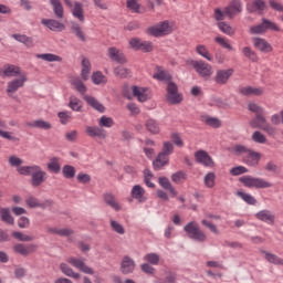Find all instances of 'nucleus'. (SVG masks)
Segmentation results:
<instances>
[{
    "mask_svg": "<svg viewBox=\"0 0 283 283\" xmlns=\"http://www.w3.org/2000/svg\"><path fill=\"white\" fill-rule=\"evenodd\" d=\"M266 8V2L264 0H254L252 2V7H249L248 9L250 12H263Z\"/></svg>",
    "mask_w": 283,
    "mask_h": 283,
    "instance_id": "44",
    "label": "nucleus"
},
{
    "mask_svg": "<svg viewBox=\"0 0 283 283\" xmlns=\"http://www.w3.org/2000/svg\"><path fill=\"white\" fill-rule=\"evenodd\" d=\"M111 228L119 235H125V228L116 220H111Z\"/></svg>",
    "mask_w": 283,
    "mask_h": 283,
    "instance_id": "62",
    "label": "nucleus"
},
{
    "mask_svg": "<svg viewBox=\"0 0 283 283\" xmlns=\"http://www.w3.org/2000/svg\"><path fill=\"white\" fill-rule=\"evenodd\" d=\"M50 4L53 8V12L56 19H63V17H65V11L63 9V4L61 3V0H50Z\"/></svg>",
    "mask_w": 283,
    "mask_h": 283,
    "instance_id": "35",
    "label": "nucleus"
},
{
    "mask_svg": "<svg viewBox=\"0 0 283 283\" xmlns=\"http://www.w3.org/2000/svg\"><path fill=\"white\" fill-rule=\"evenodd\" d=\"M62 172L65 178H74L76 176V169L71 165H65L62 168Z\"/></svg>",
    "mask_w": 283,
    "mask_h": 283,
    "instance_id": "61",
    "label": "nucleus"
},
{
    "mask_svg": "<svg viewBox=\"0 0 283 283\" xmlns=\"http://www.w3.org/2000/svg\"><path fill=\"white\" fill-rule=\"evenodd\" d=\"M251 151V148L242 145V144H237L232 147V154H234V156H242V159L244 158V156H247V154H249Z\"/></svg>",
    "mask_w": 283,
    "mask_h": 283,
    "instance_id": "40",
    "label": "nucleus"
},
{
    "mask_svg": "<svg viewBox=\"0 0 283 283\" xmlns=\"http://www.w3.org/2000/svg\"><path fill=\"white\" fill-rule=\"evenodd\" d=\"M201 123L207 125L208 127H212L213 129H218L222 127V120L218 117H211L209 115H201L200 116Z\"/></svg>",
    "mask_w": 283,
    "mask_h": 283,
    "instance_id": "24",
    "label": "nucleus"
},
{
    "mask_svg": "<svg viewBox=\"0 0 283 283\" xmlns=\"http://www.w3.org/2000/svg\"><path fill=\"white\" fill-rule=\"evenodd\" d=\"M166 101L170 105H180L182 103V94L178 92V85L174 82H168L166 88Z\"/></svg>",
    "mask_w": 283,
    "mask_h": 283,
    "instance_id": "9",
    "label": "nucleus"
},
{
    "mask_svg": "<svg viewBox=\"0 0 283 283\" xmlns=\"http://www.w3.org/2000/svg\"><path fill=\"white\" fill-rule=\"evenodd\" d=\"M256 220L266 222L268 224H275V216L270 210H261L255 214Z\"/></svg>",
    "mask_w": 283,
    "mask_h": 283,
    "instance_id": "25",
    "label": "nucleus"
},
{
    "mask_svg": "<svg viewBox=\"0 0 283 283\" xmlns=\"http://www.w3.org/2000/svg\"><path fill=\"white\" fill-rule=\"evenodd\" d=\"M251 139L253 140V143H256L258 145H266V135H264L262 132L260 130H255L252 136Z\"/></svg>",
    "mask_w": 283,
    "mask_h": 283,
    "instance_id": "46",
    "label": "nucleus"
},
{
    "mask_svg": "<svg viewBox=\"0 0 283 283\" xmlns=\"http://www.w3.org/2000/svg\"><path fill=\"white\" fill-rule=\"evenodd\" d=\"M71 30L75 34V36H77V39H80V41H83V42L86 41L85 33H83V30L81 29V25H78V23L73 22Z\"/></svg>",
    "mask_w": 283,
    "mask_h": 283,
    "instance_id": "54",
    "label": "nucleus"
},
{
    "mask_svg": "<svg viewBox=\"0 0 283 283\" xmlns=\"http://www.w3.org/2000/svg\"><path fill=\"white\" fill-rule=\"evenodd\" d=\"M157 81H171V74L165 70L158 69L157 72L153 75Z\"/></svg>",
    "mask_w": 283,
    "mask_h": 283,
    "instance_id": "55",
    "label": "nucleus"
},
{
    "mask_svg": "<svg viewBox=\"0 0 283 283\" xmlns=\"http://www.w3.org/2000/svg\"><path fill=\"white\" fill-rule=\"evenodd\" d=\"M269 30L271 32H280V27L275 22L263 18L260 24L250 28V34H265Z\"/></svg>",
    "mask_w": 283,
    "mask_h": 283,
    "instance_id": "7",
    "label": "nucleus"
},
{
    "mask_svg": "<svg viewBox=\"0 0 283 283\" xmlns=\"http://www.w3.org/2000/svg\"><path fill=\"white\" fill-rule=\"evenodd\" d=\"M184 231H186L190 240H195L196 242L207 241V234H205V232L200 230V227L195 221H190L188 224H186L184 227Z\"/></svg>",
    "mask_w": 283,
    "mask_h": 283,
    "instance_id": "6",
    "label": "nucleus"
},
{
    "mask_svg": "<svg viewBox=\"0 0 283 283\" xmlns=\"http://www.w3.org/2000/svg\"><path fill=\"white\" fill-rule=\"evenodd\" d=\"M264 255H265V260H268V262H270V264H275V265H282L283 264V259L273 254V253H270V252H266V251H263Z\"/></svg>",
    "mask_w": 283,
    "mask_h": 283,
    "instance_id": "47",
    "label": "nucleus"
},
{
    "mask_svg": "<svg viewBox=\"0 0 283 283\" xmlns=\"http://www.w3.org/2000/svg\"><path fill=\"white\" fill-rule=\"evenodd\" d=\"M46 169L50 174H61V158L51 157L46 164Z\"/></svg>",
    "mask_w": 283,
    "mask_h": 283,
    "instance_id": "26",
    "label": "nucleus"
},
{
    "mask_svg": "<svg viewBox=\"0 0 283 283\" xmlns=\"http://www.w3.org/2000/svg\"><path fill=\"white\" fill-rule=\"evenodd\" d=\"M98 125L99 127H106V128L114 127V118L107 117L104 115L98 119Z\"/></svg>",
    "mask_w": 283,
    "mask_h": 283,
    "instance_id": "60",
    "label": "nucleus"
},
{
    "mask_svg": "<svg viewBox=\"0 0 283 283\" xmlns=\"http://www.w3.org/2000/svg\"><path fill=\"white\" fill-rule=\"evenodd\" d=\"M24 74L21 73V67L13 65V64H4L3 67L0 69V76H23Z\"/></svg>",
    "mask_w": 283,
    "mask_h": 283,
    "instance_id": "17",
    "label": "nucleus"
},
{
    "mask_svg": "<svg viewBox=\"0 0 283 283\" xmlns=\"http://www.w3.org/2000/svg\"><path fill=\"white\" fill-rule=\"evenodd\" d=\"M11 36L19 43H23V45H25L27 48H34V40L31 36L19 33H14Z\"/></svg>",
    "mask_w": 283,
    "mask_h": 283,
    "instance_id": "29",
    "label": "nucleus"
},
{
    "mask_svg": "<svg viewBox=\"0 0 283 283\" xmlns=\"http://www.w3.org/2000/svg\"><path fill=\"white\" fill-rule=\"evenodd\" d=\"M214 42H217V44L223 48L224 50H233V46H231V44L229 43V39L222 35H217L214 38Z\"/></svg>",
    "mask_w": 283,
    "mask_h": 283,
    "instance_id": "53",
    "label": "nucleus"
},
{
    "mask_svg": "<svg viewBox=\"0 0 283 283\" xmlns=\"http://www.w3.org/2000/svg\"><path fill=\"white\" fill-rule=\"evenodd\" d=\"M41 23L42 25H45V28H49V30L52 32H63V30H65V24L59 22V20L42 19Z\"/></svg>",
    "mask_w": 283,
    "mask_h": 283,
    "instance_id": "22",
    "label": "nucleus"
},
{
    "mask_svg": "<svg viewBox=\"0 0 283 283\" xmlns=\"http://www.w3.org/2000/svg\"><path fill=\"white\" fill-rule=\"evenodd\" d=\"M242 54L243 56H245V59H249L250 61H252V63H258L259 61L258 53H255V51H253L249 46H244L242 49Z\"/></svg>",
    "mask_w": 283,
    "mask_h": 283,
    "instance_id": "42",
    "label": "nucleus"
},
{
    "mask_svg": "<svg viewBox=\"0 0 283 283\" xmlns=\"http://www.w3.org/2000/svg\"><path fill=\"white\" fill-rule=\"evenodd\" d=\"M190 65L201 78H209L213 74V66L202 60H192Z\"/></svg>",
    "mask_w": 283,
    "mask_h": 283,
    "instance_id": "8",
    "label": "nucleus"
},
{
    "mask_svg": "<svg viewBox=\"0 0 283 283\" xmlns=\"http://www.w3.org/2000/svg\"><path fill=\"white\" fill-rule=\"evenodd\" d=\"M218 28L221 32H223V34H227L228 36H233V34H235V29L227 22H219Z\"/></svg>",
    "mask_w": 283,
    "mask_h": 283,
    "instance_id": "43",
    "label": "nucleus"
},
{
    "mask_svg": "<svg viewBox=\"0 0 283 283\" xmlns=\"http://www.w3.org/2000/svg\"><path fill=\"white\" fill-rule=\"evenodd\" d=\"M29 127H33L35 129H52V124L50 122H45L43 119H35L28 124Z\"/></svg>",
    "mask_w": 283,
    "mask_h": 283,
    "instance_id": "38",
    "label": "nucleus"
},
{
    "mask_svg": "<svg viewBox=\"0 0 283 283\" xmlns=\"http://www.w3.org/2000/svg\"><path fill=\"white\" fill-rule=\"evenodd\" d=\"M195 52L199 55L202 56V59H206V61H213V55H211V52H209V49L205 44H198L195 48Z\"/></svg>",
    "mask_w": 283,
    "mask_h": 283,
    "instance_id": "32",
    "label": "nucleus"
},
{
    "mask_svg": "<svg viewBox=\"0 0 283 283\" xmlns=\"http://www.w3.org/2000/svg\"><path fill=\"white\" fill-rule=\"evenodd\" d=\"M240 94L243 96H262V94H264V90L260 87L243 86L240 88Z\"/></svg>",
    "mask_w": 283,
    "mask_h": 283,
    "instance_id": "27",
    "label": "nucleus"
},
{
    "mask_svg": "<svg viewBox=\"0 0 283 283\" xmlns=\"http://www.w3.org/2000/svg\"><path fill=\"white\" fill-rule=\"evenodd\" d=\"M240 182L250 189H269V187H273V184L260 178H240Z\"/></svg>",
    "mask_w": 283,
    "mask_h": 283,
    "instance_id": "10",
    "label": "nucleus"
},
{
    "mask_svg": "<svg viewBox=\"0 0 283 283\" xmlns=\"http://www.w3.org/2000/svg\"><path fill=\"white\" fill-rule=\"evenodd\" d=\"M237 196H239L240 198H242V200H244V202H247V205H256L258 203V200H255L253 198V196L247 193V192H243V191H237L235 193Z\"/></svg>",
    "mask_w": 283,
    "mask_h": 283,
    "instance_id": "58",
    "label": "nucleus"
},
{
    "mask_svg": "<svg viewBox=\"0 0 283 283\" xmlns=\"http://www.w3.org/2000/svg\"><path fill=\"white\" fill-rule=\"evenodd\" d=\"M8 163L10 167L17 169L20 176H32L33 178H45L48 176V172L39 165L21 166L23 165V159L14 155L9 157Z\"/></svg>",
    "mask_w": 283,
    "mask_h": 283,
    "instance_id": "1",
    "label": "nucleus"
},
{
    "mask_svg": "<svg viewBox=\"0 0 283 283\" xmlns=\"http://www.w3.org/2000/svg\"><path fill=\"white\" fill-rule=\"evenodd\" d=\"M60 269L62 273H64V275H66L67 277H73L74 280L81 279V274L74 272V270H72V268H70V265H67L66 263H61Z\"/></svg>",
    "mask_w": 283,
    "mask_h": 283,
    "instance_id": "39",
    "label": "nucleus"
},
{
    "mask_svg": "<svg viewBox=\"0 0 283 283\" xmlns=\"http://www.w3.org/2000/svg\"><path fill=\"white\" fill-rule=\"evenodd\" d=\"M252 43L255 50H259V52H263V54H269V52H273V46L265 39L253 38Z\"/></svg>",
    "mask_w": 283,
    "mask_h": 283,
    "instance_id": "18",
    "label": "nucleus"
},
{
    "mask_svg": "<svg viewBox=\"0 0 283 283\" xmlns=\"http://www.w3.org/2000/svg\"><path fill=\"white\" fill-rule=\"evenodd\" d=\"M11 235L14 240H19V242H32L34 240V237L23 234V232L19 231H13Z\"/></svg>",
    "mask_w": 283,
    "mask_h": 283,
    "instance_id": "49",
    "label": "nucleus"
},
{
    "mask_svg": "<svg viewBox=\"0 0 283 283\" xmlns=\"http://www.w3.org/2000/svg\"><path fill=\"white\" fill-rule=\"evenodd\" d=\"M92 72V63L87 57H83L82 60V71H81V77L83 81L90 80V73Z\"/></svg>",
    "mask_w": 283,
    "mask_h": 283,
    "instance_id": "33",
    "label": "nucleus"
},
{
    "mask_svg": "<svg viewBox=\"0 0 283 283\" xmlns=\"http://www.w3.org/2000/svg\"><path fill=\"white\" fill-rule=\"evenodd\" d=\"M240 12H242V1L232 0L223 10L220 8L214 9V19L216 21H224L227 17L233 19Z\"/></svg>",
    "mask_w": 283,
    "mask_h": 283,
    "instance_id": "2",
    "label": "nucleus"
},
{
    "mask_svg": "<svg viewBox=\"0 0 283 283\" xmlns=\"http://www.w3.org/2000/svg\"><path fill=\"white\" fill-rule=\"evenodd\" d=\"M27 82V75H20L18 78L9 81L7 84V94H14L15 92H19V90H21Z\"/></svg>",
    "mask_w": 283,
    "mask_h": 283,
    "instance_id": "13",
    "label": "nucleus"
},
{
    "mask_svg": "<svg viewBox=\"0 0 283 283\" xmlns=\"http://www.w3.org/2000/svg\"><path fill=\"white\" fill-rule=\"evenodd\" d=\"M35 57L46 61V63H61L63 61V57L53 53H38Z\"/></svg>",
    "mask_w": 283,
    "mask_h": 283,
    "instance_id": "28",
    "label": "nucleus"
},
{
    "mask_svg": "<svg viewBox=\"0 0 283 283\" xmlns=\"http://www.w3.org/2000/svg\"><path fill=\"white\" fill-rule=\"evenodd\" d=\"M119 271L123 275H132L136 271V261L129 255H124L120 262Z\"/></svg>",
    "mask_w": 283,
    "mask_h": 283,
    "instance_id": "11",
    "label": "nucleus"
},
{
    "mask_svg": "<svg viewBox=\"0 0 283 283\" xmlns=\"http://www.w3.org/2000/svg\"><path fill=\"white\" fill-rule=\"evenodd\" d=\"M159 185L165 189L166 191H169L174 198L178 196V191H176V188L171 185L168 178H159Z\"/></svg>",
    "mask_w": 283,
    "mask_h": 283,
    "instance_id": "37",
    "label": "nucleus"
},
{
    "mask_svg": "<svg viewBox=\"0 0 283 283\" xmlns=\"http://www.w3.org/2000/svg\"><path fill=\"white\" fill-rule=\"evenodd\" d=\"M145 262L148 264L158 265L160 264V255L158 253H148L144 256Z\"/></svg>",
    "mask_w": 283,
    "mask_h": 283,
    "instance_id": "57",
    "label": "nucleus"
},
{
    "mask_svg": "<svg viewBox=\"0 0 283 283\" xmlns=\"http://www.w3.org/2000/svg\"><path fill=\"white\" fill-rule=\"evenodd\" d=\"M115 76H118L119 78H127L128 76H132V72L129 69L125 66H117L114 69Z\"/></svg>",
    "mask_w": 283,
    "mask_h": 283,
    "instance_id": "51",
    "label": "nucleus"
},
{
    "mask_svg": "<svg viewBox=\"0 0 283 283\" xmlns=\"http://www.w3.org/2000/svg\"><path fill=\"white\" fill-rule=\"evenodd\" d=\"M39 250V245L31 243V244H23V243H17L13 245L14 253H18L19 255H22L23 258H28L30 253H36Z\"/></svg>",
    "mask_w": 283,
    "mask_h": 283,
    "instance_id": "12",
    "label": "nucleus"
},
{
    "mask_svg": "<svg viewBox=\"0 0 283 283\" xmlns=\"http://www.w3.org/2000/svg\"><path fill=\"white\" fill-rule=\"evenodd\" d=\"M86 134L91 138H107V133L105 129L98 126H86Z\"/></svg>",
    "mask_w": 283,
    "mask_h": 283,
    "instance_id": "23",
    "label": "nucleus"
},
{
    "mask_svg": "<svg viewBox=\"0 0 283 283\" xmlns=\"http://www.w3.org/2000/svg\"><path fill=\"white\" fill-rule=\"evenodd\" d=\"M195 160L199 165H203V167H216V163L213 161V158L209 156V153L206 150H198L195 153Z\"/></svg>",
    "mask_w": 283,
    "mask_h": 283,
    "instance_id": "15",
    "label": "nucleus"
},
{
    "mask_svg": "<svg viewBox=\"0 0 283 283\" xmlns=\"http://www.w3.org/2000/svg\"><path fill=\"white\" fill-rule=\"evenodd\" d=\"M174 32V22L165 20L147 29V34L155 38L167 36Z\"/></svg>",
    "mask_w": 283,
    "mask_h": 283,
    "instance_id": "5",
    "label": "nucleus"
},
{
    "mask_svg": "<svg viewBox=\"0 0 283 283\" xmlns=\"http://www.w3.org/2000/svg\"><path fill=\"white\" fill-rule=\"evenodd\" d=\"M72 85L75 87L76 92H78L80 94H85V92H87V87H85V84L78 77H75L72 80Z\"/></svg>",
    "mask_w": 283,
    "mask_h": 283,
    "instance_id": "56",
    "label": "nucleus"
},
{
    "mask_svg": "<svg viewBox=\"0 0 283 283\" xmlns=\"http://www.w3.org/2000/svg\"><path fill=\"white\" fill-rule=\"evenodd\" d=\"M233 76V69H221L216 72L214 82L217 85H227L229 83V78Z\"/></svg>",
    "mask_w": 283,
    "mask_h": 283,
    "instance_id": "16",
    "label": "nucleus"
},
{
    "mask_svg": "<svg viewBox=\"0 0 283 283\" xmlns=\"http://www.w3.org/2000/svg\"><path fill=\"white\" fill-rule=\"evenodd\" d=\"M132 196L133 198H135V200L143 202V196H145V189H143L140 185H136L132 189Z\"/></svg>",
    "mask_w": 283,
    "mask_h": 283,
    "instance_id": "50",
    "label": "nucleus"
},
{
    "mask_svg": "<svg viewBox=\"0 0 283 283\" xmlns=\"http://www.w3.org/2000/svg\"><path fill=\"white\" fill-rule=\"evenodd\" d=\"M104 202L108 206L112 207L115 211H120V205L116 201V197L114 195L106 192L103 196Z\"/></svg>",
    "mask_w": 283,
    "mask_h": 283,
    "instance_id": "36",
    "label": "nucleus"
},
{
    "mask_svg": "<svg viewBox=\"0 0 283 283\" xmlns=\"http://www.w3.org/2000/svg\"><path fill=\"white\" fill-rule=\"evenodd\" d=\"M69 264H72V266H75V269H78V271H82V273H86L87 275H94V270L85 264V261L80 259L70 258L67 260Z\"/></svg>",
    "mask_w": 283,
    "mask_h": 283,
    "instance_id": "20",
    "label": "nucleus"
},
{
    "mask_svg": "<svg viewBox=\"0 0 283 283\" xmlns=\"http://www.w3.org/2000/svg\"><path fill=\"white\" fill-rule=\"evenodd\" d=\"M249 112H252V114H255V116L260 114H264V107L260 106L258 103L251 102L248 104Z\"/></svg>",
    "mask_w": 283,
    "mask_h": 283,
    "instance_id": "59",
    "label": "nucleus"
},
{
    "mask_svg": "<svg viewBox=\"0 0 283 283\" xmlns=\"http://www.w3.org/2000/svg\"><path fill=\"white\" fill-rule=\"evenodd\" d=\"M108 56L112 61H116V63H120L122 65H125V63H127V57L125 56V53H123L120 49H116L115 46L108 49Z\"/></svg>",
    "mask_w": 283,
    "mask_h": 283,
    "instance_id": "21",
    "label": "nucleus"
},
{
    "mask_svg": "<svg viewBox=\"0 0 283 283\" xmlns=\"http://www.w3.org/2000/svg\"><path fill=\"white\" fill-rule=\"evenodd\" d=\"M72 10V14L73 17H75V19H78V21H85V14L83 11V4L80 2H74V4H72V7H69Z\"/></svg>",
    "mask_w": 283,
    "mask_h": 283,
    "instance_id": "34",
    "label": "nucleus"
},
{
    "mask_svg": "<svg viewBox=\"0 0 283 283\" xmlns=\"http://www.w3.org/2000/svg\"><path fill=\"white\" fill-rule=\"evenodd\" d=\"M84 101L87 102V104L91 107H93V109H96L101 114H103L105 112V106H103V104H101V102H98V99H96L95 97L85 95Z\"/></svg>",
    "mask_w": 283,
    "mask_h": 283,
    "instance_id": "31",
    "label": "nucleus"
},
{
    "mask_svg": "<svg viewBox=\"0 0 283 283\" xmlns=\"http://www.w3.org/2000/svg\"><path fill=\"white\" fill-rule=\"evenodd\" d=\"M92 82L94 85H105L107 83V77L97 71L93 73Z\"/></svg>",
    "mask_w": 283,
    "mask_h": 283,
    "instance_id": "52",
    "label": "nucleus"
},
{
    "mask_svg": "<svg viewBox=\"0 0 283 283\" xmlns=\"http://www.w3.org/2000/svg\"><path fill=\"white\" fill-rule=\"evenodd\" d=\"M250 127H252V129H262V132H265L268 136H275V134H277V128L269 124V122L266 120V117H264V113H261L260 115H255L250 120Z\"/></svg>",
    "mask_w": 283,
    "mask_h": 283,
    "instance_id": "3",
    "label": "nucleus"
},
{
    "mask_svg": "<svg viewBox=\"0 0 283 283\" xmlns=\"http://www.w3.org/2000/svg\"><path fill=\"white\" fill-rule=\"evenodd\" d=\"M262 159V154L250 149V151L242 159L245 165L249 167H258L260 165V160Z\"/></svg>",
    "mask_w": 283,
    "mask_h": 283,
    "instance_id": "19",
    "label": "nucleus"
},
{
    "mask_svg": "<svg viewBox=\"0 0 283 283\" xmlns=\"http://www.w3.org/2000/svg\"><path fill=\"white\" fill-rule=\"evenodd\" d=\"M142 42H143V40H140L138 38H132L128 41V45H129L130 50H135L136 52H138L140 50Z\"/></svg>",
    "mask_w": 283,
    "mask_h": 283,
    "instance_id": "63",
    "label": "nucleus"
},
{
    "mask_svg": "<svg viewBox=\"0 0 283 283\" xmlns=\"http://www.w3.org/2000/svg\"><path fill=\"white\" fill-rule=\"evenodd\" d=\"M264 170L269 171V174H272L273 176H279V174L282 171V168H280L275 161L270 160L265 164Z\"/></svg>",
    "mask_w": 283,
    "mask_h": 283,
    "instance_id": "41",
    "label": "nucleus"
},
{
    "mask_svg": "<svg viewBox=\"0 0 283 283\" xmlns=\"http://www.w3.org/2000/svg\"><path fill=\"white\" fill-rule=\"evenodd\" d=\"M140 52H154V43L149 41H142L139 45Z\"/></svg>",
    "mask_w": 283,
    "mask_h": 283,
    "instance_id": "64",
    "label": "nucleus"
},
{
    "mask_svg": "<svg viewBox=\"0 0 283 283\" xmlns=\"http://www.w3.org/2000/svg\"><path fill=\"white\" fill-rule=\"evenodd\" d=\"M145 127L149 134H153L154 136L160 134V123L156 119H148L145 123Z\"/></svg>",
    "mask_w": 283,
    "mask_h": 283,
    "instance_id": "30",
    "label": "nucleus"
},
{
    "mask_svg": "<svg viewBox=\"0 0 283 283\" xmlns=\"http://www.w3.org/2000/svg\"><path fill=\"white\" fill-rule=\"evenodd\" d=\"M133 96L139 101V103H147L151 98V90L143 86H132Z\"/></svg>",
    "mask_w": 283,
    "mask_h": 283,
    "instance_id": "14",
    "label": "nucleus"
},
{
    "mask_svg": "<svg viewBox=\"0 0 283 283\" xmlns=\"http://www.w3.org/2000/svg\"><path fill=\"white\" fill-rule=\"evenodd\" d=\"M1 220L6 222V224H14V217L10 214L9 208L1 209Z\"/></svg>",
    "mask_w": 283,
    "mask_h": 283,
    "instance_id": "45",
    "label": "nucleus"
},
{
    "mask_svg": "<svg viewBox=\"0 0 283 283\" xmlns=\"http://www.w3.org/2000/svg\"><path fill=\"white\" fill-rule=\"evenodd\" d=\"M69 107H71L73 112H81V109H83V102L76 96H71Z\"/></svg>",
    "mask_w": 283,
    "mask_h": 283,
    "instance_id": "48",
    "label": "nucleus"
},
{
    "mask_svg": "<svg viewBox=\"0 0 283 283\" xmlns=\"http://www.w3.org/2000/svg\"><path fill=\"white\" fill-rule=\"evenodd\" d=\"M174 154V144L171 142H164L161 151L157 155L153 161L154 169H163L166 165H169V156Z\"/></svg>",
    "mask_w": 283,
    "mask_h": 283,
    "instance_id": "4",
    "label": "nucleus"
}]
</instances>
